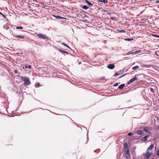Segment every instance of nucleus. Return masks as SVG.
Returning <instances> with one entry per match:
<instances>
[{"mask_svg":"<svg viewBox=\"0 0 159 159\" xmlns=\"http://www.w3.org/2000/svg\"><path fill=\"white\" fill-rule=\"evenodd\" d=\"M118 75V73H116L115 75V76H116V75Z\"/></svg>","mask_w":159,"mask_h":159,"instance_id":"31","label":"nucleus"},{"mask_svg":"<svg viewBox=\"0 0 159 159\" xmlns=\"http://www.w3.org/2000/svg\"><path fill=\"white\" fill-rule=\"evenodd\" d=\"M137 77L136 76H134L133 78L131 79L128 82V84H131L134 81H135Z\"/></svg>","mask_w":159,"mask_h":159,"instance_id":"3","label":"nucleus"},{"mask_svg":"<svg viewBox=\"0 0 159 159\" xmlns=\"http://www.w3.org/2000/svg\"><path fill=\"white\" fill-rule=\"evenodd\" d=\"M83 8L85 9H87L88 8V7L86 6H84Z\"/></svg>","mask_w":159,"mask_h":159,"instance_id":"19","label":"nucleus"},{"mask_svg":"<svg viewBox=\"0 0 159 159\" xmlns=\"http://www.w3.org/2000/svg\"><path fill=\"white\" fill-rule=\"evenodd\" d=\"M144 130L146 133H148L149 132V130L147 128H145L144 129Z\"/></svg>","mask_w":159,"mask_h":159,"instance_id":"18","label":"nucleus"},{"mask_svg":"<svg viewBox=\"0 0 159 159\" xmlns=\"http://www.w3.org/2000/svg\"><path fill=\"white\" fill-rule=\"evenodd\" d=\"M148 137V136H147L144 137H143L142 138V140L143 141H145L147 139Z\"/></svg>","mask_w":159,"mask_h":159,"instance_id":"8","label":"nucleus"},{"mask_svg":"<svg viewBox=\"0 0 159 159\" xmlns=\"http://www.w3.org/2000/svg\"><path fill=\"white\" fill-rule=\"evenodd\" d=\"M142 131H140V130L138 131H137V133L139 134H140L142 133Z\"/></svg>","mask_w":159,"mask_h":159,"instance_id":"21","label":"nucleus"},{"mask_svg":"<svg viewBox=\"0 0 159 159\" xmlns=\"http://www.w3.org/2000/svg\"><path fill=\"white\" fill-rule=\"evenodd\" d=\"M86 2H87V3L90 6H93V4L92 3L90 2L89 1H86Z\"/></svg>","mask_w":159,"mask_h":159,"instance_id":"16","label":"nucleus"},{"mask_svg":"<svg viewBox=\"0 0 159 159\" xmlns=\"http://www.w3.org/2000/svg\"><path fill=\"white\" fill-rule=\"evenodd\" d=\"M114 67H115L114 65L112 64H109L107 66V67L109 69H113L114 68Z\"/></svg>","mask_w":159,"mask_h":159,"instance_id":"5","label":"nucleus"},{"mask_svg":"<svg viewBox=\"0 0 159 159\" xmlns=\"http://www.w3.org/2000/svg\"><path fill=\"white\" fill-rule=\"evenodd\" d=\"M98 2H103L104 3H107V0H99Z\"/></svg>","mask_w":159,"mask_h":159,"instance_id":"10","label":"nucleus"},{"mask_svg":"<svg viewBox=\"0 0 159 159\" xmlns=\"http://www.w3.org/2000/svg\"><path fill=\"white\" fill-rule=\"evenodd\" d=\"M21 79L24 81V84L27 85L30 84V82L29 79L25 77H21Z\"/></svg>","mask_w":159,"mask_h":159,"instance_id":"1","label":"nucleus"},{"mask_svg":"<svg viewBox=\"0 0 159 159\" xmlns=\"http://www.w3.org/2000/svg\"><path fill=\"white\" fill-rule=\"evenodd\" d=\"M59 50L62 53H63L65 54H68V52H67L61 50V49H59Z\"/></svg>","mask_w":159,"mask_h":159,"instance_id":"7","label":"nucleus"},{"mask_svg":"<svg viewBox=\"0 0 159 159\" xmlns=\"http://www.w3.org/2000/svg\"><path fill=\"white\" fill-rule=\"evenodd\" d=\"M118 85V84L116 83L115 84H114V86H117Z\"/></svg>","mask_w":159,"mask_h":159,"instance_id":"25","label":"nucleus"},{"mask_svg":"<svg viewBox=\"0 0 159 159\" xmlns=\"http://www.w3.org/2000/svg\"><path fill=\"white\" fill-rule=\"evenodd\" d=\"M155 36L159 38V36L158 35H155Z\"/></svg>","mask_w":159,"mask_h":159,"instance_id":"34","label":"nucleus"},{"mask_svg":"<svg viewBox=\"0 0 159 159\" xmlns=\"http://www.w3.org/2000/svg\"><path fill=\"white\" fill-rule=\"evenodd\" d=\"M81 62H80H80H79V64H81Z\"/></svg>","mask_w":159,"mask_h":159,"instance_id":"35","label":"nucleus"},{"mask_svg":"<svg viewBox=\"0 0 159 159\" xmlns=\"http://www.w3.org/2000/svg\"><path fill=\"white\" fill-rule=\"evenodd\" d=\"M55 17L57 18V19H63L64 18L63 17H62L61 16H54Z\"/></svg>","mask_w":159,"mask_h":159,"instance_id":"14","label":"nucleus"},{"mask_svg":"<svg viewBox=\"0 0 159 159\" xmlns=\"http://www.w3.org/2000/svg\"><path fill=\"white\" fill-rule=\"evenodd\" d=\"M139 68V66H136L132 68V69L133 70H135L136 69H138Z\"/></svg>","mask_w":159,"mask_h":159,"instance_id":"13","label":"nucleus"},{"mask_svg":"<svg viewBox=\"0 0 159 159\" xmlns=\"http://www.w3.org/2000/svg\"><path fill=\"white\" fill-rule=\"evenodd\" d=\"M37 35L40 38H42L44 39H48L47 37L43 34H37Z\"/></svg>","mask_w":159,"mask_h":159,"instance_id":"2","label":"nucleus"},{"mask_svg":"<svg viewBox=\"0 0 159 159\" xmlns=\"http://www.w3.org/2000/svg\"><path fill=\"white\" fill-rule=\"evenodd\" d=\"M136 54V52L135 51H132L130 53H129L128 54Z\"/></svg>","mask_w":159,"mask_h":159,"instance_id":"15","label":"nucleus"},{"mask_svg":"<svg viewBox=\"0 0 159 159\" xmlns=\"http://www.w3.org/2000/svg\"><path fill=\"white\" fill-rule=\"evenodd\" d=\"M156 3H159V0H157V1H156Z\"/></svg>","mask_w":159,"mask_h":159,"instance_id":"32","label":"nucleus"},{"mask_svg":"<svg viewBox=\"0 0 159 159\" xmlns=\"http://www.w3.org/2000/svg\"><path fill=\"white\" fill-rule=\"evenodd\" d=\"M151 91L153 92V89L152 88H151Z\"/></svg>","mask_w":159,"mask_h":159,"instance_id":"33","label":"nucleus"},{"mask_svg":"<svg viewBox=\"0 0 159 159\" xmlns=\"http://www.w3.org/2000/svg\"><path fill=\"white\" fill-rule=\"evenodd\" d=\"M128 135H129V136H130V135H132V133H129L128 134Z\"/></svg>","mask_w":159,"mask_h":159,"instance_id":"29","label":"nucleus"},{"mask_svg":"<svg viewBox=\"0 0 159 159\" xmlns=\"http://www.w3.org/2000/svg\"><path fill=\"white\" fill-rule=\"evenodd\" d=\"M135 52H136V54L138 53H139V52H140V51H136Z\"/></svg>","mask_w":159,"mask_h":159,"instance_id":"28","label":"nucleus"},{"mask_svg":"<svg viewBox=\"0 0 159 159\" xmlns=\"http://www.w3.org/2000/svg\"><path fill=\"white\" fill-rule=\"evenodd\" d=\"M151 155V153H149V152H147V153H146V155L145 156V157H146L148 159L150 157V155Z\"/></svg>","mask_w":159,"mask_h":159,"instance_id":"6","label":"nucleus"},{"mask_svg":"<svg viewBox=\"0 0 159 159\" xmlns=\"http://www.w3.org/2000/svg\"><path fill=\"white\" fill-rule=\"evenodd\" d=\"M16 29H23V27H21V26L17 27H16Z\"/></svg>","mask_w":159,"mask_h":159,"instance_id":"23","label":"nucleus"},{"mask_svg":"<svg viewBox=\"0 0 159 159\" xmlns=\"http://www.w3.org/2000/svg\"><path fill=\"white\" fill-rule=\"evenodd\" d=\"M133 39H125V41H130L131 40H132Z\"/></svg>","mask_w":159,"mask_h":159,"instance_id":"20","label":"nucleus"},{"mask_svg":"<svg viewBox=\"0 0 159 159\" xmlns=\"http://www.w3.org/2000/svg\"><path fill=\"white\" fill-rule=\"evenodd\" d=\"M113 18H111V20H113Z\"/></svg>","mask_w":159,"mask_h":159,"instance_id":"36","label":"nucleus"},{"mask_svg":"<svg viewBox=\"0 0 159 159\" xmlns=\"http://www.w3.org/2000/svg\"><path fill=\"white\" fill-rule=\"evenodd\" d=\"M28 68V66H25V67H23V68L24 69L25 68L27 69Z\"/></svg>","mask_w":159,"mask_h":159,"instance_id":"26","label":"nucleus"},{"mask_svg":"<svg viewBox=\"0 0 159 159\" xmlns=\"http://www.w3.org/2000/svg\"><path fill=\"white\" fill-rule=\"evenodd\" d=\"M62 44L63 45H65V46H66L67 48H70L69 47L68 45H67L65 44V43H62Z\"/></svg>","mask_w":159,"mask_h":159,"instance_id":"22","label":"nucleus"},{"mask_svg":"<svg viewBox=\"0 0 159 159\" xmlns=\"http://www.w3.org/2000/svg\"><path fill=\"white\" fill-rule=\"evenodd\" d=\"M153 145H151L148 148L147 150L148 151L151 150L153 147Z\"/></svg>","mask_w":159,"mask_h":159,"instance_id":"9","label":"nucleus"},{"mask_svg":"<svg viewBox=\"0 0 159 159\" xmlns=\"http://www.w3.org/2000/svg\"><path fill=\"white\" fill-rule=\"evenodd\" d=\"M28 68L30 69H31V66H30V65L29 66H28Z\"/></svg>","mask_w":159,"mask_h":159,"instance_id":"30","label":"nucleus"},{"mask_svg":"<svg viewBox=\"0 0 159 159\" xmlns=\"http://www.w3.org/2000/svg\"><path fill=\"white\" fill-rule=\"evenodd\" d=\"M125 86L124 84H122L119 86L118 88L120 89H122Z\"/></svg>","mask_w":159,"mask_h":159,"instance_id":"11","label":"nucleus"},{"mask_svg":"<svg viewBox=\"0 0 159 159\" xmlns=\"http://www.w3.org/2000/svg\"><path fill=\"white\" fill-rule=\"evenodd\" d=\"M16 37L18 38H20L22 39H23L24 38V37L23 36H16Z\"/></svg>","mask_w":159,"mask_h":159,"instance_id":"17","label":"nucleus"},{"mask_svg":"<svg viewBox=\"0 0 159 159\" xmlns=\"http://www.w3.org/2000/svg\"><path fill=\"white\" fill-rule=\"evenodd\" d=\"M125 150H127L128 149V144L127 143H125Z\"/></svg>","mask_w":159,"mask_h":159,"instance_id":"12","label":"nucleus"},{"mask_svg":"<svg viewBox=\"0 0 159 159\" xmlns=\"http://www.w3.org/2000/svg\"><path fill=\"white\" fill-rule=\"evenodd\" d=\"M126 151L125 155L127 158H129L130 157V153L128 149L125 150Z\"/></svg>","mask_w":159,"mask_h":159,"instance_id":"4","label":"nucleus"},{"mask_svg":"<svg viewBox=\"0 0 159 159\" xmlns=\"http://www.w3.org/2000/svg\"><path fill=\"white\" fill-rule=\"evenodd\" d=\"M157 154L158 156H159V149L157 151Z\"/></svg>","mask_w":159,"mask_h":159,"instance_id":"24","label":"nucleus"},{"mask_svg":"<svg viewBox=\"0 0 159 159\" xmlns=\"http://www.w3.org/2000/svg\"><path fill=\"white\" fill-rule=\"evenodd\" d=\"M39 84H35V86H36V87H39Z\"/></svg>","mask_w":159,"mask_h":159,"instance_id":"27","label":"nucleus"}]
</instances>
